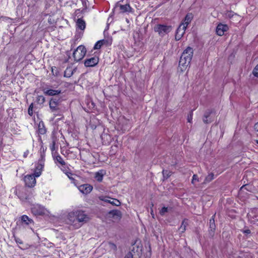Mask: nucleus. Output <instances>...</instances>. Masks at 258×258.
<instances>
[{
	"mask_svg": "<svg viewBox=\"0 0 258 258\" xmlns=\"http://www.w3.org/2000/svg\"><path fill=\"white\" fill-rule=\"evenodd\" d=\"M194 53L193 48L188 46L182 52L179 61L180 67H182L181 69H185L191 60Z\"/></svg>",
	"mask_w": 258,
	"mask_h": 258,
	"instance_id": "f257e3e1",
	"label": "nucleus"
},
{
	"mask_svg": "<svg viewBox=\"0 0 258 258\" xmlns=\"http://www.w3.org/2000/svg\"><path fill=\"white\" fill-rule=\"evenodd\" d=\"M74 217H76L77 221L79 222H86L89 219L84 211L81 210H77L69 213V218L71 221L72 220L71 218Z\"/></svg>",
	"mask_w": 258,
	"mask_h": 258,
	"instance_id": "f03ea898",
	"label": "nucleus"
},
{
	"mask_svg": "<svg viewBox=\"0 0 258 258\" xmlns=\"http://www.w3.org/2000/svg\"><path fill=\"white\" fill-rule=\"evenodd\" d=\"M154 31L157 32L159 36L163 37L172 30V27L164 24H157L154 27Z\"/></svg>",
	"mask_w": 258,
	"mask_h": 258,
	"instance_id": "7ed1b4c3",
	"label": "nucleus"
},
{
	"mask_svg": "<svg viewBox=\"0 0 258 258\" xmlns=\"http://www.w3.org/2000/svg\"><path fill=\"white\" fill-rule=\"evenodd\" d=\"M86 53V49L84 46L80 45L73 52V57L76 61L82 59Z\"/></svg>",
	"mask_w": 258,
	"mask_h": 258,
	"instance_id": "20e7f679",
	"label": "nucleus"
},
{
	"mask_svg": "<svg viewBox=\"0 0 258 258\" xmlns=\"http://www.w3.org/2000/svg\"><path fill=\"white\" fill-rule=\"evenodd\" d=\"M130 249L131 251L128 253L124 258H133L134 254L139 256L142 253V247L137 242L132 245Z\"/></svg>",
	"mask_w": 258,
	"mask_h": 258,
	"instance_id": "39448f33",
	"label": "nucleus"
},
{
	"mask_svg": "<svg viewBox=\"0 0 258 258\" xmlns=\"http://www.w3.org/2000/svg\"><path fill=\"white\" fill-rule=\"evenodd\" d=\"M36 177L34 174L27 175L25 176L24 180L26 186L29 187H32L35 185Z\"/></svg>",
	"mask_w": 258,
	"mask_h": 258,
	"instance_id": "423d86ee",
	"label": "nucleus"
},
{
	"mask_svg": "<svg viewBox=\"0 0 258 258\" xmlns=\"http://www.w3.org/2000/svg\"><path fill=\"white\" fill-rule=\"evenodd\" d=\"M99 62V57L96 56L86 59L84 61V65L86 67H93L97 65Z\"/></svg>",
	"mask_w": 258,
	"mask_h": 258,
	"instance_id": "0eeeda50",
	"label": "nucleus"
},
{
	"mask_svg": "<svg viewBox=\"0 0 258 258\" xmlns=\"http://www.w3.org/2000/svg\"><path fill=\"white\" fill-rule=\"evenodd\" d=\"M215 217V214L212 216L209 221V234L212 237L214 236L216 229Z\"/></svg>",
	"mask_w": 258,
	"mask_h": 258,
	"instance_id": "6e6552de",
	"label": "nucleus"
},
{
	"mask_svg": "<svg viewBox=\"0 0 258 258\" xmlns=\"http://www.w3.org/2000/svg\"><path fill=\"white\" fill-rule=\"evenodd\" d=\"M60 103V100L55 98H51L49 101V107L51 111L53 112L59 109L58 105Z\"/></svg>",
	"mask_w": 258,
	"mask_h": 258,
	"instance_id": "1a4fd4ad",
	"label": "nucleus"
},
{
	"mask_svg": "<svg viewBox=\"0 0 258 258\" xmlns=\"http://www.w3.org/2000/svg\"><path fill=\"white\" fill-rule=\"evenodd\" d=\"M116 8H118L120 13H130L132 12V10L129 4L121 5L119 2L116 3Z\"/></svg>",
	"mask_w": 258,
	"mask_h": 258,
	"instance_id": "9d476101",
	"label": "nucleus"
},
{
	"mask_svg": "<svg viewBox=\"0 0 258 258\" xmlns=\"http://www.w3.org/2000/svg\"><path fill=\"white\" fill-rule=\"evenodd\" d=\"M78 188L83 194L87 195L92 190L93 186L89 184L86 183L79 186Z\"/></svg>",
	"mask_w": 258,
	"mask_h": 258,
	"instance_id": "9b49d317",
	"label": "nucleus"
},
{
	"mask_svg": "<svg viewBox=\"0 0 258 258\" xmlns=\"http://www.w3.org/2000/svg\"><path fill=\"white\" fill-rule=\"evenodd\" d=\"M31 211L35 215H42L45 214L44 208L39 205H34L31 208Z\"/></svg>",
	"mask_w": 258,
	"mask_h": 258,
	"instance_id": "f8f14e48",
	"label": "nucleus"
},
{
	"mask_svg": "<svg viewBox=\"0 0 258 258\" xmlns=\"http://www.w3.org/2000/svg\"><path fill=\"white\" fill-rule=\"evenodd\" d=\"M99 199L101 201L110 203L111 205L115 206H119L121 204L119 200L116 199H110V198L108 197H100Z\"/></svg>",
	"mask_w": 258,
	"mask_h": 258,
	"instance_id": "ddd939ff",
	"label": "nucleus"
},
{
	"mask_svg": "<svg viewBox=\"0 0 258 258\" xmlns=\"http://www.w3.org/2000/svg\"><path fill=\"white\" fill-rule=\"evenodd\" d=\"M43 92L44 94L47 96H56L60 94L61 93V90L45 88L43 89Z\"/></svg>",
	"mask_w": 258,
	"mask_h": 258,
	"instance_id": "4468645a",
	"label": "nucleus"
},
{
	"mask_svg": "<svg viewBox=\"0 0 258 258\" xmlns=\"http://www.w3.org/2000/svg\"><path fill=\"white\" fill-rule=\"evenodd\" d=\"M44 167L43 161H39V162L36 164L35 169L34 172V174L36 177L40 176L42 169Z\"/></svg>",
	"mask_w": 258,
	"mask_h": 258,
	"instance_id": "2eb2a0df",
	"label": "nucleus"
},
{
	"mask_svg": "<svg viewBox=\"0 0 258 258\" xmlns=\"http://www.w3.org/2000/svg\"><path fill=\"white\" fill-rule=\"evenodd\" d=\"M228 29V27L227 25L219 24L216 27V33L219 36H222Z\"/></svg>",
	"mask_w": 258,
	"mask_h": 258,
	"instance_id": "dca6fc26",
	"label": "nucleus"
},
{
	"mask_svg": "<svg viewBox=\"0 0 258 258\" xmlns=\"http://www.w3.org/2000/svg\"><path fill=\"white\" fill-rule=\"evenodd\" d=\"M193 18V15L192 13H188L185 16L184 19V21L181 23L182 25H184L186 27L190 23L191 21Z\"/></svg>",
	"mask_w": 258,
	"mask_h": 258,
	"instance_id": "f3484780",
	"label": "nucleus"
},
{
	"mask_svg": "<svg viewBox=\"0 0 258 258\" xmlns=\"http://www.w3.org/2000/svg\"><path fill=\"white\" fill-rule=\"evenodd\" d=\"M212 113V111L210 110H207L205 112L203 119L204 123H209L212 122V120L211 119H208V117L210 116Z\"/></svg>",
	"mask_w": 258,
	"mask_h": 258,
	"instance_id": "a211bd4d",
	"label": "nucleus"
},
{
	"mask_svg": "<svg viewBox=\"0 0 258 258\" xmlns=\"http://www.w3.org/2000/svg\"><path fill=\"white\" fill-rule=\"evenodd\" d=\"M187 225H188V220L186 219H184L182 221V222L181 224V225L178 229L179 232L181 233H184L185 232V231L186 230V227Z\"/></svg>",
	"mask_w": 258,
	"mask_h": 258,
	"instance_id": "6ab92c4d",
	"label": "nucleus"
},
{
	"mask_svg": "<svg viewBox=\"0 0 258 258\" xmlns=\"http://www.w3.org/2000/svg\"><path fill=\"white\" fill-rule=\"evenodd\" d=\"M252 189V186L251 185L249 184H245L242 186L239 190V194L242 195L243 193L245 192V190L246 191H250Z\"/></svg>",
	"mask_w": 258,
	"mask_h": 258,
	"instance_id": "aec40b11",
	"label": "nucleus"
},
{
	"mask_svg": "<svg viewBox=\"0 0 258 258\" xmlns=\"http://www.w3.org/2000/svg\"><path fill=\"white\" fill-rule=\"evenodd\" d=\"M21 221L23 223L26 225H29L31 223H33V221L32 219L29 218L27 215H23L21 217Z\"/></svg>",
	"mask_w": 258,
	"mask_h": 258,
	"instance_id": "412c9836",
	"label": "nucleus"
},
{
	"mask_svg": "<svg viewBox=\"0 0 258 258\" xmlns=\"http://www.w3.org/2000/svg\"><path fill=\"white\" fill-rule=\"evenodd\" d=\"M46 130L45 127L44 123L42 121L39 122L38 124V132L41 135H44L46 133Z\"/></svg>",
	"mask_w": 258,
	"mask_h": 258,
	"instance_id": "4be33fe9",
	"label": "nucleus"
},
{
	"mask_svg": "<svg viewBox=\"0 0 258 258\" xmlns=\"http://www.w3.org/2000/svg\"><path fill=\"white\" fill-rule=\"evenodd\" d=\"M103 171L100 170L95 173V178L97 181L100 182L103 180Z\"/></svg>",
	"mask_w": 258,
	"mask_h": 258,
	"instance_id": "5701e85b",
	"label": "nucleus"
},
{
	"mask_svg": "<svg viewBox=\"0 0 258 258\" xmlns=\"http://www.w3.org/2000/svg\"><path fill=\"white\" fill-rule=\"evenodd\" d=\"M74 71L75 70H73L71 67H68L64 71V77L68 78L71 77L73 75Z\"/></svg>",
	"mask_w": 258,
	"mask_h": 258,
	"instance_id": "b1692460",
	"label": "nucleus"
},
{
	"mask_svg": "<svg viewBox=\"0 0 258 258\" xmlns=\"http://www.w3.org/2000/svg\"><path fill=\"white\" fill-rule=\"evenodd\" d=\"M108 214L110 215H111L113 218H114L115 217H121V212L117 210H111L109 212Z\"/></svg>",
	"mask_w": 258,
	"mask_h": 258,
	"instance_id": "393cba45",
	"label": "nucleus"
},
{
	"mask_svg": "<svg viewBox=\"0 0 258 258\" xmlns=\"http://www.w3.org/2000/svg\"><path fill=\"white\" fill-rule=\"evenodd\" d=\"M77 25L78 27L82 30H84L86 27V24L85 21L81 19H79L77 20Z\"/></svg>",
	"mask_w": 258,
	"mask_h": 258,
	"instance_id": "a878e982",
	"label": "nucleus"
},
{
	"mask_svg": "<svg viewBox=\"0 0 258 258\" xmlns=\"http://www.w3.org/2000/svg\"><path fill=\"white\" fill-rule=\"evenodd\" d=\"M186 29V27L184 25L181 24L177 29L176 32L183 36Z\"/></svg>",
	"mask_w": 258,
	"mask_h": 258,
	"instance_id": "bb28decb",
	"label": "nucleus"
},
{
	"mask_svg": "<svg viewBox=\"0 0 258 258\" xmlns=\"http://www.w3.org/2000/svg\"><path fill=\"white\" fill-rule=\"evenodd\" d=\"M54 160L55 163L58 162L62 166H64L66 165V162L64 161L62 157L59 155H57L55 157V158H54Z\"/></svg>",
	"mask_w": 258,
	"mask_h": 258,
	"instance_id": "cd10ccee",
	"label": "nucleus"
},
{
	"mask_svg": "<svg viewBox=\"0 0 258 258\" xmlns=\"http://www.w3.org/2000/svg\"><path fill=\"white\" fill-rule=\"evenodd\" d=\"M214 178V174L213 173H209L205 178V182H209Z\"/></svg>",
	"mask_w": 258,
	"mask_h": 258,
	"instance_id": "c85d7f7f",
	"label": "nucleus"
},
{
	"mask_svg": "<svg viewBox=\"0 0 258 258\" xmlns=\"http://www.w3.org/2000/svg\"><path fill=\"white\" fill-rule=\"evenodd\" d=\"M45 101V97L42 95L38 96L37 97V102L38 104H42Z\"/></svg>",
	"mask_w": 258,
	"mask_h": 258,
	"instance_id": "c756f323",
	"label": "nucleus"
},
{
	"mask_svg": "<svg viewBox=\"0 0 258 258\" xmlns=\"http://www.w3.org/2000/svg\"><path fill=\"white\" fill-rule=\"evenodd\" d=\"M46 148L44 149L43 147L41 148L40 149V157L41 159L39 161H43L45 157V151L46 150Z\"/></svg>",
	"mask_w": 258,
	"mask_h": 258,
	"instance_id": "7c9ffc66",
	"label": "nucleus"
},
{
	"mask_svg": "<svg viewBox=\"0 0 258 258\" xmlns=\"http://www.w3.org/2000/svg\"><path fill=\"white\" fill-rule=\"evenodd\" d=\"M163 177L167 179L171 175V172L168 170H163L162 171Z\"/></svg>",
	"mask_w": 258,
	"mask_h": 258,
	"instance_id": "2f4dec72",
	"label": "nucleus"
},
{
	"mask_svg": "<svg viewBox=\"0 0 258 258\" xmlns=\"http://www.w3.org/2000/svg\"><path fill=\"white\" fill-rule=\"evenodd\" d=\"M102 41H98L94 45V49H100L102 46Z\"/></svg>",
	"mask_w": 258,
	"mask_h": 258,
	"instance_id": "473e14b6",
	"label": "nucleus"
},
{
	"mask_svg": "<svg viewBox=\"0 0 258 258\" xmlns=\"http://www.w3.org/2000/svg\"><path fill=\"white\" fill-rule=\"evenodd\" d=\"M33 103H32L29 108H28V114L29 115H30V116H32L33 114Z\"/></svg>",
	"mask_w": 258,
	"mask_h": 258,
	"instance_id": "72a5a7b5",
	"label": "nucleus"
},
{
	"mask_svg": "<svg viewBox=\"0 0 258 258\" xmlns=\"http://www.w3.org/2000/svg\"><path fill=\"white\" fill-rule=\"evenodd\" d=\"M247 253H242L240 254V255L237 256V254H234V256L233 257L234 258H246V256H248Z\"/></svg>",
	"mask_w": 258,
	"mask_h": 258,
	"instance_id": "f704fd0d",
	"label": "nucleus"
},
{
	"mask_svg": "<svg viewBox=\"0 0 258 258\" xmlns=\"http://www.w3.org/2000/svg\"><path fill=\"white\" fill-rule=\"evenodd\" d=\"M168 208L167 207H164L160 211V214L161 216H164L166 213L168 212Z\"/></svg>",
	"mask_w": 258,
	"mask_h": 258,
	"instance_id": "c9c22d12",
	"label": "nucleus"
},
{
	"mask_svg": "<svg viewBox=\"0 0 258 258\" xmlns=\"http://www.w3.org/2000/svg\"><path fill=\"white\" fill-rule=\"evenodd\" d=\"M13 237L14 238L15 241H16V242L17 244H23V241L20 238L16 237L15 235H14Z\"/></svg>",
	"mask_w": 258,
	"mask_h": 258,
	"instance_id": "e433bc0d",
	"label": "nucleus"
},
{
	"mask_svg": "<svg viewBox=\"0 0 258 258\" xmlns=\"http://www.w3.org/2000/svg\"><path fill=\"white\" fill-rule=\"evenodd\" d=\"M253 75L256 77H258V64L255 67L252 71Z\"/></svg>",
	"mask_w": 258,
	"mask_h": 258,
	"instance_id": "4c0bfd02",
	"label": "nucleus"
},
{
	"mask_svg": "<svg viewBox=\"0 0 258 258\" xmlns=\"http://www.w3.org/2000/svg\"><path fill=\"white\" fill-rule=\"evenodd\" d=\"M254 212H256L257 213H258V209H253L251 212V213L249 214V216L253 219H256V216H255V215H252V214H253V213Z\"/></svg>",
	"mask_w": 258,
	"mask_h": 258,
	"instance_id": "58836bf2",
	"label": "nucleus"
},
{
	"mask_svg": "<svg viewBox=\"0 0 258 258\" xmlns=\"http://www.w3.org/2000/svg\"><path fill=\"white\" fill-rule=\"evenodd\" d=\"M195 181H199L198 176L197 174H194L192 176V181H191L192 184H195Z\"/></svg>",
	"mask_w": 258,
	"mask_h": 258,
	"instance_id": "ea45409f",
	"label": "nucleus"
},
{
	"mask_svg": "<svg viewBox=\"0 0 258 258\" xmlns=\"http://www.w3.org/2000/svg\"><path fill=\"white\" fill-rule=\"evenodd\" d=\"M108 245L109 246V247L114 250H116L117 247L115 244H114L112 242H109Z\"/></svg>",
	"mask_w": 258,
	"mask_h": 258,
	"instance_id": "a19ab883",
	"label": "nucleus"
},
{
	"mask_svg": "<svg viewBox=\"0 0 258 258\" xmlns=\"http://www.w3.org/2000/svg\"><path fill=\"white\" fill-rule=\"evenodd\" d=\"M55 141L53 140L50 146V148L51 151H53L55 150Z\"/></svg>",
	"mask_w": 258,
	"mask_h": 258,
	"instance_id": "79ce46f5",
	"label": "nucleus"
},
{
	"mask_svg": "<svg viewBox=\"0 0 258 258\" xmlns=\"http://www.w3.org/2000/svg\"><path fill=\"white\" fill-rule=\"evenodd\" d=\"M192 115H193V113H192V111H191L190 112V113L187 116V121H188V122H191V120H192Z\"/></svg>",
	"mask_w": 258,
	"mask_h": 258,
	"instance_id": "37998d69",
	"label": "nucleus"
},
{
	"mask_svg": "<svg viewBox=\"0 0 258 258\" xmlns=\"http://www.w3.org/2000/svg\"><path fill=\"white\" fill-rule=\"evenodd\" d=\"M183 36L180 34L177 33L176 32L175 36V39L176 41L179 40Z\"/></svg>",
	"mask_w": 258,
	"mask_h": 258,
	"instance_id": "c03bdc74",
	"label": "nucleus"
},
{
	"mask_svg": "<svg viewBox=\"0 0 258 258\" xmlns=\"http://www.w3.org/2000/svg\"><path fill=\"white\" fill-rule=\"evenodd\" d=\"M100 41H102V45L105 44L106 43H108L109 44H111V40H110L109 42L108 40L105 39L100 40Z\"/></svg>",
	"mask_w": 258,
	"mask_h": 258,
	"instance_id": "a18cd8bd",
	"label": "nucleus"
},
{
	"mask_svg": "<svg viewBox=\"0 0 258 258\" xmlns=\"http://www.w3.org/2000/svg\"><path fill=\"white\" fill-rule=\"evenodd\" d=\"M242 231L244 234H249L251 233V231L249 229L243 230Z\"/></svg>",
	"mask_w": 258,
	"mask_h": 258,
	"instance_id": "49530a36",
	"label": "nucleus"
},
{
	"mask_svg": "<svg viewBox=\"0 0 258 258\" xmlns=\"http://www.w3.org/2000/svg\"><path fill=\"white\" fill-rule=\"evenodd\" d=\"M29 152L28 150H26L24 153V154H23V157L24 158H26L28 156V155L29 154Z\"/></svg>",
	"mask_w": 258,
	"mask_h": 258,
	"instance_id": "de8ad7c7",
	"label": "nucleus"
},
{
	"mask_svg": "<svg viewBox=\"0 0 258 258\" xmlns=\"http://www.w3.org/2000/svg\"><path fill=\"white\" fill-rule=\"evenodd\" d=\"M254 128L255 131L258 132V122L256 123L254 125Z\"/></svg>",
	"mask_w": 258,
	"mask_h": 258,
	"instance_id": "09e8293b",
	"label": "nucleus"
},
{
	"mask_svg": "<svg viewBox=\"0 0 258 258\" xmlns=\"http://www.w3.org/2000/svg\"><path fill=\"white\" fill-rule=\"evenodd\" d=\"M256 143L258 144V140L256 141Z\"/></svg>",
	"mask_w": 258,
	"mask_h": 258,
	"instance_id": "8fccbe9b",
	"label": "nucleus"
}]
</instances>
